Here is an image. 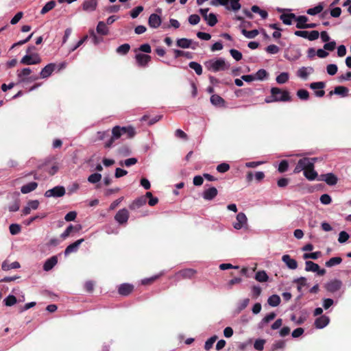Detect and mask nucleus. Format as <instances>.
Wrapping results in <instances>:
<instances>
[{"label": "nucleus", "mask_w": 351, "mask_h": 351, "mask_svg": "<svg viewBox=\"0 0 351 351\" xmlns=\"http://www.w3.org/2000/svg\"><path fill=\"white\" fill-rule=\"evenodd\" d=\"M295 18V15L294 14H283L280 16V19L285 25H291L292 20Z\"/></svg>", "instance_id": "nucleus-32"}, {"label": "nucleus", "mask_w": 351, "mask_h": 351, "mask_svg": "<svg viewBox=\"0 0 351 351\" xmlns=\"http://www.w3.org/2000/svg\"><path fill=\"white\" fill-rule=\"evenodd\" d=\"M56 5V2L54 1H50L47 2L44 7L42 8L40 11L41 14H45L51 10Z\"/></svg>", "instance_id": "nucleus-37"}, {"label": "nucleus", "mask_w": 351, "mask_h": 351, "mask_svg": "<svg viewBox=\"0 0 351 351\" xmlns=\"http://www.w3.org/2000/svg\"><path fill=\"white\" fill-rule=\"evenodd\" d=\"M282 261L286 264V265L291 269H295L298 267L297 261L291 258L288 254L283 255Z\"/></svg>", "instance_id": "nucleus-19"}, {"label": "nucleus", "mask_w": 351, "mask_h": 351, "mask_svg": "<svg viewBox=\"0 0 351 351\" xmlns=\"http://www.w3.org/2000/svg\"><path fill=\"white\" fill-rule=\"evenodd\" d=\"M58 263V258L56 256H53L51 258H48L44 265L43 269L46 271L51 270Z\"/></svg>", "instance_id": "nucleus-21"}, {"label": "nucleus", "mask_w": 351, "mask_h": 351, "mask_svg": "<svg viewBox=\"0 0 351 351\" xmlns=\"http://www.w3.org/2000/svg\"><path fill=\"white\" fill-rule=\"evenodd\" d=\"M324 83L322 82H313L310 84L311 88L315 90V95L317 97H321L324 95V91L322 90L324 88Z\"/></svg>", "instance_id": "nucleus-13"}, {"label": "nucleus", "mask_w": 351, "mask_h": 351, "mask_svg": "<svg viewBox=\"0 0 351 351\" xmlns=\"http://www.w3.org/2000/svg\"><path fill=\"white\" fill-rule=\"evenodd\" d=\"M217 339V336L214 335L209 338L205 343L204 348L206 350H209L213 346V343Z\"/></svg>", "instance_id": "nucleus-47"}, {"label": "nucleus", "mask_w": 351, "mask_h": 351, "mask_svg": "<svg viewBox=\"0 0 351 351\" xmlns=\"http://www.w3.org/2000/svg\"><path fill=\"white\" fill-rule=\"evenodd\" d=\"M327 73L330 75H334L337 72V66L335 64H330L327 66Z\"/></svg>", "instance_id": "nucleus-58"}, {"label": "nucleus", "mask_w": 351, "mask_h": 351, "mask_svg": "<svg viewBox=\"0 0 351 351\" xmlns=\"http://www.w3.org/2000/svg\"><path fill=\"white\" fill-rule=\"evenodd\" d=\"M289 79V75L287 72H282L276 77V82L279 84H282L288 82Z\"/></svg>", "instance_id": "nucleus-34"}, {"label": "nucleus", "mask_w": 351, "mask_h": 351, "mask_svg": "<svg viewBox=\"0 0 351 351\" xmlns=\"http://www.w3.org/2000/svg\"><path fill=\"white\" fill-rule=\"evenodd\" d=\"M242 34L247 38H254L258 34V32L256 29H254L252 31H247L246 29H243Z\"/></svg>", "instance_id": "nucleus-46"}, {"label": "nucleus", "mask_w": 351, "mask_h": 351, "mask_svg": "<svg viewBox=\"0 0 351 351\" xmlns=\"http://www.w3.org/2000/svg\"><path fill=\"white\" fill-rule=\"evenodd\" d=\"M280 301H281V300H280V296L278 295L274 294V295H271L270 297H269V298L267 300V303L269 306L276 307L280 304Z\"/></svg>", "instance_id": "nucleus-28"}, {"label": "nucleus", "mask_w": 351, "mask_h": 351, "mask_svg": "<svg viewBox=\"0 0 351 351\" xmlns=\"http://www.w3.org/2000/svg\"><path fill=\"white\" fill-rule=\"evenodd\" d=\"M20 267V263L17 261L10 263L8 261H5L1 265V268L4 271H8L12 269H18Z\"/></svg>", "instance_id": "nucleus-24"}, {"label": "nucleus", "mask_w": 351, "mask_h": 351, "mask_svg": "<svg viewBox=\"0 0 351 351\" xmlns=\"http://www.w3.org/2000/svg\"><path fill=\"white\" fill-rule=\"evenodd\" d=\"M82 241H84V239H81L68 245L64 250L65 255L75 252L77 250L79 245L82 243Z\"/></svg>", "instance_id": "nucleus-23"}, {"label": "nucleus", "mask_w": 351, "mask_h": 351, "mask_svg": "<svg viewBox=\"0 0 351 351\" xmlns=\"http://www.w3.org/2000/svg\"><path fill=\"white\" fill-rule=\"evenodd\" d=\"M41 62V58L38 53L25 55L21 60V63L26 65L37 64Z\"/></svg>", "instance_id": "nucleus-8"}, {"label": "nucleus", "mask_w": 351, "mask_h": 351, "mask_svg": "<svg viewBox=\"0 0 351 351\" xmlns=\"http://www.w3.org/2000/svg\"><path fill=\"white\" fill-rule=\"evenodd\" d=\"M342 262L341 257H332L326 262L325 265L327 267H331L336 265H339Z\"/></svg>", "instance_id": "nucleus-36"}, {"label": "nucleus", "mask_w": 351, "mask_h": 351, "mask_svg": "<svg viewBox=\"0 0 351 351\" xmlns=\"http://www.w3.org/2000/svg\"><path fill=\"white\" fill-rule=\"evenodd\" d=\"M271 94L276 98L280 99V101L287 102L291 100L289 92L286 90H282L277 87L271 88Z\"/></svg>", "instance_id": "nucleus-6"}, {"label": "nucleus", "mask_w": 351, "mask_h": 351, "mask_svg": "<svg viewBox=\"0 0 351 351\" xmlns=\"http://www.w3.org/2000/svg\"><path fill=\"white\" fill-rule=\"evenodd\" d=\"M125 135L127 138H132L135 135V130L131 126L119 127L115 126L112 130L111 138L105 143V147H110L115 140L119 139L121 136Z\"/></svg>", "instance_id": "nucleus-2"}, {"label": "nucleus", "mask_w": 351, "mask_h": 351, "mask_svg": "<svg viewBox=\"0 0 351 351\" xmlns=\"http://www.w3.org/2000/svg\"><path fill=\"white\" fill-rule=\"evenodd\" d=\"M247 222V217L243 213H239L237 216V222L234 223L233 226L237 230H240Z\"/></svg>", "instance_id": "nucleus-18"}, {"label": "nucleus", "mask_w": 351, "mask_h": 351, "mask_svg": "<svg viewBox=\"0 0 351 351\" xmlns=\"http://www.w3.org/2000/svg\"><path fill=\"white\" fill-rule=\"evenodd\" d=\"M161 18L156 14H152L148 19V24L152 28H157L161 25Z\"/></svg>", "instance_id": "nucleus-17"}, {"label": "nucleus", "mask_w": 351, "mask_h": 351, "mask_svg": "<svg viewBox=\"0 0 351 351\" xmlns=\"http://www.w3.org/2000/svg\"><path fill=\"white\" fill-rule=\"evenodd\" d=\"M143 10V6H137L131 11V16L133 19L136 18L139 14Z\"/></svg>", "instance_id": "nucleus-61"}, {"label": "nucleus", "mask_w": 351, "mask_h": 351, "mask_svg": "<svg viewBox=\"0 0 351 351\" xmlns=\"http://www.w3.org/2000/svg\"><path fill=\"white\" fill-rule=\"evenodd\" d=\"M230 53L232 56V57L237 61H239V60H241L242 59V53L239 51L237 49H230Z\"/></svg>", "instance_id": "nucleus-53"}, {"label": "nucleus", "mask_w": 351, "mask_h": 351, "mask_svg": "<svg viewBox=\"0 0 351 351\" xmlns=\"http://www.w3.org/2000/svg\"><path fill=\"white\" fill-rule=\"evenodd\" d=\"M65 189L63 186H56L45 192V197H62L65 195Z\"/></svg>", "instance_id": "nucleus-9"}, {"label": "nucleus", "mask_w": 351, "mask_h": 351, "mask_svg": "<svg viewBox=\"0 0 351 351\" xmlns=\"http://www.w3.org/2000/svg\"><path fill=\"white\" fill-rule=\"evenodd\" d=\"M285 347V341L278 340L274 343L271 346V351H276L278 349H283Z\"/></svg>", "instance_id": "nucleus-42"}, {"label": "nucleus", "mask_w": 351, "mask_h": 351, "mask_svg": "<svg viewBox=\"0 0 351 351\" xmlns=\"http://www.w3.org/2000/svg\"><path fill=\"white\" fill-rule=\"evenodd\" d=\"M158 278V276H154L151 278H145L142 280V285H149L153 283L155 280H156Z\"/></svg>", "instance_id": "nucleus-63"}, {"label": "nucleus", "mask_w": 351, "mask_h": 351, "mask_svg": "<svg viewBox=\"0 0 351 351\" xmlns=\"http://www.w3.org/2000/svg\"><path fill=\"white\" fill-rule=\"evenodd\" d=\"M17 302L16 298L13 295H9L3 300L4 304L6 306H12Z\"/></svg>", "instance_id": "nucleus-39"}, {"label": "nucleus", "mask_w": 351, "mask_h": 351, "mask_svg": "<svg viewBox=\"0 0 351 351\" xmlns=\"http://www.w3.org/2000/svg\"><path fill=\"white\" fill-rule=\"evenodd\" d=\"M134 290V286L128 283L121 284L118 289V293L123 296L130 295Z\"/></svg>", "instance_id": "nucleus-14"}, {"label": "nucleus", "mask_w": 351, "mask_h": 351, "mask_svg": "<svg viewBox=\"0 0 351 351\" xmlns=\"http://www.w3.org/2000/svg\"><path fill=\"white\" fill-rule=\"evenodd\" d=\"M189 66L191 69H193L197 75H199L202 73V67L199 63L191 62L189 63Z\"/></svg>", "instance_id": "nucleus-41"}, {"label": "nucleus", "mask_w": 351, "mask_h": 351, "mask_svg": "<svg viewBox=\"0 0 351 351\" xmlns=\"http://www.w3.org/2000/svg\"><path fill=\"white\" fill-rule=\"evenodd\" d=\"M329 322L330 319L328 317L321 315L315 319L314 324L317 328H323L328 324Z\"/></svg>", "instance_id": "nucleus-20"}, {"label": "nucleus", "mask_w": 351, "mask_h": 351, "mask_svg": "<svg viewBox=\"0 0 351 351\" xmlns=\"http://www.w3.org/2000/svg\"><path fill=\"white\" fill-rule=\"evenodd\" d=\"M135 59L138 66H146L148 62L150 61L151 57L149 55L137 53L135 56Z\"/></svg>", "instance_id": "nucleus-16"}, {"label": "nucleus", "mask_w": 351, "mask_h": 351, "mask_svg": "<svg viewBox=\"0 0 351 351\" xmlns=\"http://www.w3.org/2000/svg\"><path fill=\"white\" fill-rule=\"evenodd\" d=\"M209 26H214L217 23V19L215 14L210 13L208 16L204 19Z\"/></svg>", "instance_id": "nucleus-38"}, {"label": "nucleus", "mask_w": 351, "mask_h": 351, "mask_svg": "<svg viewBox=\"0 0 351 351\" xmlns=\"http://www.w3.org/2000/svg\"><path fill=\"white\" fill-rule=\"evenodd\" d=\"M56 68L55 63H50L46 65L40 73V77L45 79L49 77Z\"/></svg>", "instance_id": "nucleus-12"}, {"label": "nucleus", "mask_w": 351, "mask_h": 351, "mask_svg": "<svg viewBox=\"0 0 351 351\" xmlns=\"http://www.w3.org/2000/svg\"><path fill=\"white\" fill-rule=\"evenodd\" d=\"M76 216H77V213L75 211H71L69 213H68L65 217H64V219L66 221H73L75 220V219L76 218Z\"/></svg>", "instance_id": "nucleus-64"}, {"label": "nucleus", "mask_w": 351, "mask_h": 351, "mask_svg": "<svg viewBox=\"0 0 351 351\" xmlns=\"http://www.w3.org/2000/svg\"><path fill=\"white\" fill-rule=\"evenodd\" d=\"M322 255V252L319 251L312 252V253H305L303 255L304 259H313L317 260Z\"/></svg>", "instance_id": "nucleus-40"}, {"label": "nucleus", "mask_w": 351, "mask_h": 351, "mask_svg": "<svg viewBox=\"0 0 351 351\" xmlns=\"http://www.w3.org/2000/svg\"><path fill=\"white\" fill-rule=\"evenodd\" d=\"M342 287V282L340 280H333L328 282L325 285L326 289L330 293H335L339 291Z\"/></svg>", "instance_id": "nucleus-10"}, {"label": "nucleus", "mask_w": 351, "mask_h": 351, "mask_svg": "<svg viewBox=\"0 0 351 351\" xmlns=\"http://www.w3.org/2000/svg\"><path fill=\"white\" fill-rule=\"evenodd\" d=\"M230 169V165L227 163H221L217 167V170L220 173H225Z\"/></svg>", "instance_id": "nucleus-62"}, {"label": "nucleus", "mask_w": 351, "mask_h": 351, "mask_svg": "<svg viewBox=\"0 0 351 351\" xmlns=\"http://www.w3.org/2000/svg\"><path fill=\"white\" fill-rule=\"evenodd\" d=\"M324 9V5L322 3H319L317 5H316L314 8H309L307 10L306 13L309 15H316L319 13H320Z\"/></svg>", "instance_id": "nucleus-31"}, {"label": "nucleus", "mask_w": 351, "mask_h": 351, "mask_svg": "<svg viewBox=\"0 0 351 351\" xmlns=\"http://www.w3.org/2000/svg\"><path fill=\"white\" fill-rule=\"evenodd\" d=\"M137 162V159L135 158H130L125 160L124 161H121L119 162L120 165H125L126 167H130L132 165H135Z\"/></svg>", "instance_id": "nucleus-51"}, {"label": "nucleus", "mask_w": 351, "mask_h": 351, "mask_svg": "<svg viewBox=\"0 0 351 351\" xmlns=\"http://www.w3.org/2000/svg\"><path fill=\"white\" fill-rule=\"evenodd\" d=\"M298 97L303 100H306L308 99L309 94L308 92L304 89L298 90L297 92Z\"/></svg>", "instance_id": "nucleus-54"}, {"label": "nucleus", "mask_w": 351, "mask_h": 351, "mask_svg": "<svg viewBox=\"0 0 351 351\" xmlns=\"http://www.w3.org/2000/svg\"><path fill=\"white\" fill-rule=\"evenodd\" d=\"M320 180L329 185H335L337 182V178L332 173L322 175Z\"/></svg>", "instance_id": "nucleus-22"}, {"label": "nucleus", "mask_w": 351, "mask_h": 351, "mask_svg": "<svg viewBox=\"0 0 351 351\" xmlns=\"http://www.w3.org/2000/svg\"><path fill=\"white\" fill-rule=\"evenodd\" d=\"M305 265V270L306 271L316 272L319 269V265L311 261H306Z\"/></svg>", "instance_id": "nucleus-30"}, {"label": "nucleus", "mask_w": 351, "mask_h": 351, "mask_svg": "<svg viewBox=\"0 0 351 351\" xmlns=\"http://www.w3.org/2000/svg\"><path fill=\"white\" fill-rule=\"evenodd\" d=\"M38 184L35 182H29L21 187V192L24 194L28 193L37 187Z\"/></svg>", "instance_id": "nucleus-29"}, {"label": "nucleus", "mask_w": 351, "mask_h": 351, "mask_svg": "<svg viewBox=\"0 0 351 351\" xmlns=\"http://www.w3.org/2000/svg\"><path fill=\"white\" fill-rule=\"evenodd\" d=\"M261 288L258 286H253L252 288V295L253 298H258L261 294Z\"/></svg>", "instance_id": "nucleus-60"}, {"label": "nucleus", "mask_w": 351, "mask_h": 351, "mask_svg": "<svg viewBox=\"0 0 351 351\" xmlns=\"http://www.w3.org/2000/svg\"><path fill=\"white\" fill-rule=\"evenodd\" d=\"M217 195V190L215 187H210L204 191V197H215Z\"/></svg>", "instance_id": "nucleus-43"}, {"label": "nucleus", "mask_w": 351, "mask_h": 351, "mask_svg": "<svg viewBox=\"0 0 351 351\" xmlns=\"http://www.w3.org/2000/svg\"><path fill=\"white\" fill-rule=\"evenodd\" d=\"M349 237V234L346 231H341L339 234L338 241L341 243H345Z\"/></svg>", "instance_id": "nucleus-55"}, {"label": "nucleus", "mask_w": 351, "mask_h": 351, "mask_svg": "<svg viewBox=\"0 0 351 351\" xmlns=\"http://www.w3.org/2000/svg\"><path fill=\"white\" fill-rule=\"evenodd\" d=\"M200 18L197 14H191L189 17V23L193 25L198 24Z\"/></svg>", "instance_id": "nucleus-56"}, {"label": "nucleus", "mask_w": 351, "mask_h": 351, "mask_svg": "<svg viewBox=\"0 0 351 351\" xmlns=\"http://www.w3.org/2000/svg\"><path fill=\"white\" fill-rule=\"evenodd\" d=\"M279 50V47L275 45H270L266 48V51L271 54H276L278 53Z\"/></svg>", "instance_id": "nucleus-59"}, {"label": "nucleus", "mask_w": 351, "mask_h": 351, "mask_svg": "<svg viewBox=\"0 0 351 351\" xmlns=\"http://www.w3.org/2000/svg\"><path fill=\"white\" fill-rule=\"evenodd\" d=\"M316 160L315 158H302L300 159L293 172L298 173L303 171L304 176L308 180H315L317 176V172L314 170V164Z\"/></svg>", "instance_id": "nucleus-1"}, {"label": "nucleus", "mask_w": 351, "mask_h": 351, "mask_svg": "<svg viewBox=\"0 0 351 351\" xmlns=\"http://www.w3.org/2000/svg\"><path fill=\"white\" fill-rule=\"evenodd\" d=\"M210 4L214 6L224 5L228 10L237 11L241 8L239 0H213Z\"/></svg>", "instance_id": "nucleus-4"}, {"label": "nucleus", "mask_w": 351, "mask_h": 351, "mask_svg": "<svg viewBox=\"0 0 351 351\" xmlns=\"http://www.w3.org/2000/svg\"><path fill=\"white\" fill-rule=\"evenodd\" d=\"M268 278L269 277L267 274L263 270L258 271L255 276V279L260 282H267L268 280Z\"/></svg>", "instance_id": "nucleus-33"}, {"label": "nucleus", "mask_w": 351, "mask_h": 351, "mask_svg": "<svg viewBox=\"0 0 351 351\" xmlns=\"http://www.w3.org/2000/svg\"><path fill=\"white\" fill-rule=\"evenodd\" d=\"M265 343V339H256L254 343V348L259 351H261L264 348V345Z\"/></svg>", "instance_id": "nucleus-50"}, {"label": "nucleus", "mask_w": 351, "mask_h": 351, "mask_svg": "<svg viewBox=\"0 0 351 351\" xmlns=\"http://www.w3.org/2000/svg\"><path fill=\"white\" fill-rule=\"evenodd\" d=\"M267 76V72L265 69L258 70L254 75L255 79L263 80Z\"/></svg>", "instance_id": "nucleus-52"}, {"label": "nucleus", "mask_w": 351, "mask_h": 351, "mask_svg": "<svg viewBox=\"0 0 351 351\" xmlns=\"http://www.w3.org/2000/svg\"><path fill=\"white\" fill-rule=\"evenodd\" d=\"M288 162L284 160L280 162L278 170L280 173H284L288 169Z\"/></svg>", "instance_id": "nucleus-57"}, {"label": "nucleus", "mask_w": 351, "mask_h": 351, "mask_svg": "<svg viewBox=\"0 0 351 351\" xmlns=\"http://www.w3.org/2000/svg\"><path fill=\"white\" fill-rule=\"evenodd\" d=\"M147 199H136L132 204H131L130 207L132 209H134L136 208H139L141 206L146 204Z\"/></svg>", "instance_id": "nucleus-48"}, {"label": "nucleus", "mask_w": 351, "mask_h": 351, "mask_svg": "<svg viewBox=\"0 0 351 351\" xmlns=\"http://www.w3.org/2000/svg\"><path fill=\"white\" fill-rule=\"evenodd\" d=\"M11 234L16 235L21 232V226L16 223H12L9 227Z\"/></svg>", "instance_id": "nucleus-49"}, {"label": "nucleus", "mask_w": 351, "mask_h": 351, "mask_svg": "<svg viewBox=\"0 0 351 351\" xmlns=\"http://www.w3.org/2000/svg\"><path fill=\"white\" fill-rule=\"evenodd\" d=\"M130 46L128 44H123L117 49V52L121 55H125L130 50Z\"/></svg>", "instance_id": "nucleus-45"}, {"label": "nucleus", "mask_w": 351, "mask_h": 351, "mask_svg": "<svg viewBox=\"0 0 351 351\" xmlns=\"http://www.w3.org/2000/svg\"><path fill=\"white\" fill-rule=\"evenodd\" d=\"M197 274V271L194 269L188 268L180 270L178 271L175 276L178 280L181 279H192Z\"/></svg>", "instance_id": "nucleus-7"}, {"label": "nucleus", "mask_w": 351, "mask_h": 351, "mask_svg": "<svg viewBox=\"0 0 351 351\" xmlns=\"http://www.w3.org/2000/svg\"><path fill=\"white\" fill-rule=\"evenodd\" d=\"M129 218V212L127 209H121L119 210L114 216V219L119 224L126 223Z\"/></svg>", "instance_id": "nucleus-11"}, {"label": "nucleus", "mask_w": 351, "mask_h": 351, "mask_svg": "<svg viewBox=\"0 0 351 351\" xmlns=\"http://www.w3.org/2000/svg\"><path fill=\"white\" fill-rule=\"evenodd\" d=\"M206 68L212 72H219L228 70L230 64L223 58H213L204 62Z\"/></svg>", "instance_id": "nucleus-3"}, {"label": "nucleus", "mask_w": 351, "mask_h": 351, "mask_svg": "<svg viewBox=\"0 0 351 351\" xmlns=\"http://www.w3.org/2000/svg\"><path fill=\"white\" fill-rule=\"evenodd\" d=\"M348 92V90L347 88H346L344 86H339L335 87V88L333 91V93L336 94V95L346 96L347 95Z\"/></svg>", "instance_id": "nucleus-44"}, {"label": "nucleus", "mask_w": 351, "mask_h": 351, "mask_svg": "<svg viewBox=\"0 0 351 351\" xmlns=\"http://www.w3.org/2000/svg\"><path fill=\"white\" fill-rule=\"evenodd\" d=\"M313 68L311 66H302L297 71V75L302 80H306L310 74L313 72Z\"/></svg>", "instance_id": "nucleus-15"}, {"label": "nucleus", "mask_w": 351, "mask_h": 351, "mask_svg": "<svg viewBox=\"0 0 351 351\" xmlns=\"http://www.w3.org/2000/svg\"><path fill=\"white\" fill-rule=\"evenodd\" d=\"M297 23L296 27L298 29H305L306 25V22L308 21V18L305 16H300L295 18Z\"/></svg>", "instance_id": "nucleus-25"}, {"label": "nucleus", "mask_w": 351, "mask_h": 351, "mask_svg": "<svg viewBox=\"0 0 351 351\" xmlns=\"http://www.w3.org/2000/svg\"><path fill=\"white\" fill-rule=\"evenodd\" d=\"M32 70L29 68H24L17 71L19 83H29L38 80V77H29Z\"/></svg>", "instance_id": "nucleus-5"}, {"label": "nucleus", "mask_w": 351, "mask_h": 351, "mask_svg": "<svg viewBox=\"0 0 351 351\" xmlns=\"http://www.w3.org/2000/svg\"><path fill=\"white\" fill-rule=\"evenodd\" d=\"M210 102L214 106H223L225 104L224 99L218 95H213L210 97Z\"/></svg>", "instance_id": "nucleus-26"}, {"label": "nucleus", "mask_w": 351, "mask_h": 351, "mask_svg": "<svg viewBox=\"0 0 351 351\" xmlns=\"http://www.w3.org/2000/svg\"><path fill=\"white\" fill-rule=\"evenodd\" d=\"M191 44L192 40L187 38H179L176 41L177 46L183 49L189 48Z\"/></svg>", "instance_id": "nucleus-27"}, {"label": "nucleus", "mask_w": 351, "mask_h": 351, "mask_svg": "<svg viewBox=\"0 0 351 351\" xmlns=\"http://www.w3.org/2000/svg\"><path fill=\"white\" fill-rule=\"evenodd\" d=\"M97 32L99 34L106 35L108 33V28L104 22L100 21L97 25Z\"/></svg>", "instance_id": "nucleus-35"}]
</instances>
